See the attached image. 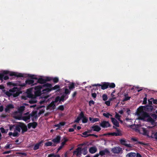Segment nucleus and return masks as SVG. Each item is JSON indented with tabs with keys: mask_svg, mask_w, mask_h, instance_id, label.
I'll return each instance as SVG.
<instances>
[{
	"mask_svg": "<svg viewBox=\"0 0 157 157\" xmlns=\"http://www.w3.org/2000/svg\"><path fill=\"white\" fill-rule=\"evenodd\" d=\"M3 110V107L1 106H0V112H2Z\"/></svg>",
	"mask_w": 157,
	"mask_h": 157,
	"instance_id": "680f3d73",
	"label": "nucleus"
},
{
	"mask_svg": "<svg viewBox=\"0 0 157 157\" xmlns=\"http://www.w3.org/2000/svg\"><path fill=\"white\" fill-rule=\"evenodd\" d=\"M74 131V129L72 128H70L69 130V132H73Z\"/></svg>",
	"mask_w": 157,
	"mask_h": 157,
	"instance_id": "0e129e2a",
	"label": "nucleus"
},
{
	"mask_svg": "<svg viewBox=\"0 0 157 157\" xmlns=\"http://www.w3.org/2000/svg\"><path fill=\"white\" fill-rule=\"evenodd\" d=\"M144 106H141L137 109L136 113L138 118L135 121V123H137L140 120L150 122L152 123L154 122V120L147 113L144 111Z\"/></svg>",
	"mask_w": 157,
	"mask_h": 157,
	"instance_id": "f03ea898",
	"label": "nucleus"
},
{
	"mask_svg": "<svg viewBox=\"0 0 157 157\" xmlns=\"http://www.w3.org/2000/svg\"><path fill=\"white\" fill-rule=\"evenodd\" d=\"M103 115L104 116L107 118H109V117H112V115L111 114L107 112L104 113Z\"/></svg>",
	"mask_w": 157,
	"mask_h": 157,
	"instance_id": "bb28decb",
	"label": "nucleus"
},
{
	"mask_svg": "<svg viewBox=\"0 0 157 157\" xmlns=\"http://www.w3.org/2000/svg\"><path fill=\"white\" fill-rule=\"evenodd\" d=\"M42 142H40L35 145L33 147V149L34 150H36L38 149L41 146V144H42Z\"/></svg>",
	"mask_w": 157,
	"mask_h": 157,
	"instance_id": "5701e85b",
	"label": "nucleus"
},
{
	"mask_svg": "<svg viewBox=\"0 0 157 157\" xmlns=\"http://www.w3.org/2000/svg\"><path fill=\"white\" fill-rule=\"evenodd\" d=\"M59 88V86L58 85L52 87L51 84L48 83L44 85H40L35 87V94L36 96H39L42 94L49 92L52 90H57Z\"/></svg>",
	"mask_w": 157,
	"mask_h": 157,
	"instance_id": "f257e3e1",
	"label": "nucleus"
},
{
	"mask_svg": "<svg viewBox=\"0 0 157 157\" xmlns=\"http://www.w3.org/2000/svg\"><path fill=\"white\" fill-rule=\"evenodd\" d=\"M10 75L11 76H13V75H17V76L19 77H21L22 76V75L21 74H19L18 75H17V73H16L14 72H11L10 73Z\"/></svg>",
	"mask_w": 157,
	"mask_h": 157,
	"instance_id": "72a5a7b5",
	"label": "nucleus"
},
{
	"mask_svg": "<svg viewBox=\"0 0 157 157\" xmlns=\"http://www.w3.org/2000/svg\"><path fill=\"white\" fill-rule=\"evenodd\" d=\"M63 142L61 144V145L63 146L65 145V143L68 141V139L64 137L62 140Z\"/></svg>",
	"mask_w": 157,
	"mask_h": 157,
	"instance_id": "473e14b6",
	"label": "nucleus"
},
{
	"mask_svg": "<svg viewBox=\"0 0 157 157\" xmlns=\"http://www.w3.org/2000/svg\"><path fill=\"white\" fill-rule=\"evenodd\" d=\"M29 77L32 78L33 79H35L37 80V82H39L42 84L44 83L46 81V80L45 79H43L42 78H40L38 79L36 78V76L34 75H29Z\"/></svg>",
	"mask_w": 157,
	"mask_h": 157,
	"instance_id": "0eeeda50",
	"label": "nucleus"
},
{
	"mask_svg": "<svg viewBox=\"0 0 157 157\" xmlns=\"http://www.w3.org/2000/svg\"><path fill=\"white\" fill-rule=\"evenodd\" d=\"M52 144L53 143L52 142L50 141L47 142L45 143V145L47 146L56 145L54 144L53 145H52Z\"/></svg>",
	"mask_w": 157,
	"mask_h": 157,
	"instance_id": "f704fd0d",
	"label": "nucleus"
},
{
	"mask_svg": "<svg viewBox=\"0 0 157 157\" xmlns=\"http://www.w3.org/2000/svg\"><path fill=\"white\" fill-rule=\"evenodd\" d=\"M14 108L13 105L12 104L7 105L5 109V110L6 112H8L10 110L13 109Z\"/></svg>",
	"mask_w": 157,
	"mask_h": 157,
	"instance_id": "f8f14e48",
	"label": "nucleus"
},
{
	"mask_svg": "<svg viewBox=\"0 0 157 157\" xmlns=\"http://www.w3.org/2000/svg\"><path fill=\"white\" fill-rule=\"evenodd\" d=\"M10 152H11V151H6L5 152H3V154H9V153H10Z\"/></svg>",
	"mask_w": 157,
	"mask_h": 157,
	"instance_id": "052dcab7",
	"label": "nucleus"
},
{
	"mask_svg": "<svg viewBox=\"0 0 157 157\" xmlns=\"http://www.w3.org/2000/svg\"><path fill=\"white\" fill-rule=\"evenodd\" d=\"M36 102V100L35 98H32L29 101V102L31 104L34 103Z\"/></svg>",
	"mask_w": 157,
	"mask_h": 157,
	"instance_id": "58836bf2",
	"label": "nucleus"
},
{
	"mask_svg": "<svg viewBox=\"0 0 157 157\" xmlns=\"http://www.w3.org/2000/svg\"><path fill=\"white\" fill-rule=\"evenodd\" d=\"M103 99L104 101H106L107 99V96L106 95L104 94L102 96Z\"/></svg>",
	"mask_w": 157,
	"mask_h": 157,
	"instance_id": "37998d69",
	"label": "nucleus"
},
{
	"mask_svg": "<svg viewBox=\"0 0 157 157\" xmlns=\"http://www.w3.org/2000/svg\"><path fill=\"white\" fill-rule=\"evenodd\" d=\"M150 132V137L157 139V132H154L153 131H151Z\"/></svg>",
	"mask_w": 157,
	"mask_h": 157,
	"instance_id": "9b49d317",
	"label": "nucleus"
},
{
	"mask_svg": "<svg viewBox=\"0 0 157 157\" xmlns=\"http://www.w3.org/2000/svg\"><path fill=\"white\" fill-rule=\"evenodd\" d=\"M74 87V85L73 83H72L70 84V86H69V88L70 89H73Z\"/></svg>",
	"mask_w": 157,
	"mask_h": 157,
	"instance_id": "09e8293b",
	"label": "nucleus"
},
{
	"mask_svg": "<svg viewBox=\"0 0 157 157\" xmlns=\"http://www.w3.org/2000/svg\"><path fill=\"white\" fill-rule=\"evenodd\" d=\"M9 78V77L8 76H5L4 77V78H3V79H4V80H7V79H8Z\"/></svg>",
	"mask_w": 157,
	"mask_h": 157,
	"instance_id": "69168bd1",
	"label": "nucleus"
},
{
	"mask_svg": "<svg viewBox=\"0 0 157 157\" xmlns=\"http://www.w3.org/2000/svg\"><path fill=\"white\" fill-rule=\"evenodd\" d=\"M53 80L54 82H57L58 81L59 79L57 78H53Z\"/></svg>",
	"mask_w": 157,
	"mask_h": 157,
	"instance_id": "3c124183",
	"label": "nucleus"
},
{
	"mask_svg": "<svg viewBox=\"0 0 157 157\" xmlns=\"http://www.w3.org/2000/svg\"><path fill=\"white\" fill-rule=\"evenodd\" d=\"M125 146L129 148H132L133 147V145L130 144H128L127 143Z\"/></svg>",
	"mask_w": 157,
	"mask_h": 157,
	"instance_id": "de8ad7c7",
	"label": "nucleus"
},
{
	"mask_svg": "<svg viewBox=\"0 0 157 157\" xmlns=\"http://www.w3.org/2000/svg\"><path fill=\"white\" fill-rule=\"evenodd\" d=\"M108 86H109V87H110V88H114L115 86V84L113 83H108Z\"/></svg>",
	"mask_w": 157,
	"mask_h": 157,
	"instance_id": "e433bc0d",
	"label": "nucleus"
},
{
	"mask_svg": "<svg viewBox=\"0 0 157 157\" xmlns=\"http://www.w3.org/2000/svg\"><path fill=\"white\" fill-rule=\"evenodd\" d=\"M64 97L65 96L64 95H63L61 97H59V96L57 97L56 98L55 101L52 102L49 105V107H52V108H54L55 106V105L54 104V102H56L59 101H63Z\"/></svg>",
	"mask_w": 157,
	"mask_h": 157,
	"instance_id": "423d86ee",
	"label": "nucleus"
},
{
	"mask_svg": "<svg viewBox=\"0 0 157 157\" xmlns=\"http://www.w3.org/2000/svg\"><path fill=\"white\" fill-rule=\"evenodd\" d=\"M20 94L19 89L17 87H14L12 89L9 90L5 92V94L8 96H13V97L17 96Z\"/></svg>",
	"mask_w": 157,
	"mask_h": 157,
	"instance_id": "39448f33",
	"label": "nucleus"
},
{
	"mask_svg": "<svg viewBox=\"0 0 157 157\" xmlns=\"http://www.w3.org/2000/svg\"><path fill=\"white\" fill-rule=\"evenodd\" d=\"M94 102L92 100L90 101L89 102V104L90 106H91L92 105H94Z\"/></svg>",
	"mask_w": 157,
	"mask_h": 157,
	"instance_id": "864d4df0",
	"label": "nucleus"
},
{
	"mask_svg": "<svg viewBox=\"0 0 157 157\" xmlns=\"http://www.w3.org/2000/svg\"><path fill=\"white\" fill-rule=\"evenodd\" d=\"M9 135L10 136H13L14 137L18 135V132H14L13 133L12 132H10L9 133Z\"/></svg>",
	"mask_w": 157,
	"mask_h": 157,
	"instance_id": "c85d7f7f",
	"label": "nucleus"
},
{
	"mask_svg": "<svg viewBox=\"0 0 157 157\" xmlns=\"http://www.w3.org/2000/svg\"><path fill=\"white\" fill-rule=\"evenodd\" d=\"M48 157H55V156L54 154H52L49 155Z\"/></svg>",
	"mask_w": 157,
	"mask_h": 157,
	"instance_id": "4d7b16f0",
	"label": "nucleus"
},
{
	"mask_svg": "<svg viewBox=\"0 0 157 157\" xmlns=\"http://www.w3.org/2000/svg\"><path fill=\"white\" fill-rule=\"evenodd\" d=\"M12 144H7L5 147V148L6 149L11 148H12Z\"/></svg>",
	"mask_w": 157,
	"mask_h": 157,
	"instance_id": "c03bdc74",
	"label": "nucleus"
},
{
	"mask_svg": "<svg viewBox=\"0 0 157 157\" xmlns=\"http://www.w3.org/2000/svg\"><path fill=\"white\" fill-rule=\"evenodd\" d=\"M147 98H145L144 99L143 103V104H145L147 103Z\"/></svg>",
	"mask_w": 157,
	"mask_h": 157,
	"instance_id": "5fc2aeb1",
	"label": "nucleus"
},
{
	"mask_svg": "<svg viewBox=\"0 0 157 157\" xmlns=\"http://www.w3.org/2000/svg\"><path fill=\"white\" fill-rule=\"evenodd\" d=\"M76 94L77 93L76 92H74L72 95L73 97H74L75 96Z\"/></svg>",
	"mask_w": 157,
	"mask_h": 157,
	"instance_id": "774afa93",
	"label": "nucleus"
},
{
	"mask_svg": "<svg viewBox=\"0 0 157 157\" xmlns=\"http://www.w3.org/2000/svg\"><path fill=\"white\" fill-rule=\"evenodd\" d=\"M65 124V123L64 122H60V123H59V124L55 125L54 126L55 127H56L57 128L56 129H58L59 128H61L62 126H64Z\"/></svg>",
	"mask_w": 157,
	"mask_h": 157,
	"instance_id": "aec40b11",
	"label": "nucleus"
},
{
	"mask_svg": "<svg viewBox=\"0 0 157 157\" xmlns=\"http://www.w3.org/2000/svg\"><path fill=\"white\" fill-rule=\"evenodd\" d=\"M135 127L136 128L135 130L137 132L149 137L150 134V132L151 131H147L140 124L135 125Z\"/></svg>",
	"mask_w": 157,
	"mask_h": 157,
	"instance_id": "20e7f679",
	"label": "nucleus"
},
{
	"mask_svg": "<svg viewBox=\"0 0 157 157\" xmlns=\"http://www.w3.org/2000/svg\"><path fill=\"white\" fill-rule=\"evenodd\" d=\"M101 86V88L103 90H105L108 87V83H104L102 85H100L99 84H94L93 85V86Z\"/></svg>",
	"mask_w": 157,
	"mask_h": 157,
	"instance_id": "ddd939ff",
	"label": "nucleus"
},
{
	"mask_svg": "<svg viewBox=\"0 0 157 157\" xmlns=\"http://www.w3.org/2000/svg\"><path fill=\"white\" fill-rule=\"evenodd\" d=\"M109 153L107 149L101 151L99 152L100 154L101 155H103L105 154H109Z\"/></svg>",
	"mask_w": 157,
	"mask_h": 157,
	"instance_id": "a878e982",
	"label": "nucleus"
},
{
	"mask_svg": "<svg viewBox=\"0 0 157 157\" xmlns=\"http://www.w3.org/2000/svg\"><path fill=\"white\" fill-rule=\"evenodd\" d=\"M136 153H128L126 155L127 157H135Z\"/></svg>",
	"mask_w": 157,
	"mask_h": 157,
	"instance_id": "2f4dec72",
	"label": "nucleus"
},
{
	"mask_svg": "<svg viewBox=\"0 0 157 157\" xmlns=\"http://www.w3.org/2000/svg\"><path fill=\"white\" fill-rule=\"evenodd\" d=\"M121 143L124 146H125L126 144H127V141L126 140L124 139H122L120 140Z\"/></svg>",
	"mask_w": 157,
	"mask_h": 157,
	"instance_id": "cd10ccee",
	"label": "nucleus"
},
{
	"mask_svg": "<svg viewBox=\"0 0 157 157\" xmlns=\"http://www.w3.org/2000/svg\"><path fill=\"white\" fill-rule=\"evenodd\" d=\"M105 103L106 104L107 106H109L110 105V102L109 101H105Z\"/></svg>",
	"mask_w": 157,
	"mask_h": 157,
	"instance_id": "603ef678",
	"label": "nucleus"
},
{
	"mask_svg": "<svg viewBox=\"0 0 157 157\" xmlns=\"http://www.w3.org/2000/svg\"><path fill=\"white\" fill-rule=\"evenodd\" d=\"M87 152L86 148H85L81 149V153L83 154L84 155L86 154Z\"/></svg>",
	"mask_w": 157,
	"mask_h": 157,
	"instance_id": "c9c22d12",
	"label": "nucleus"
},
{
	"mask_svg": "<svg viewBox=\"0 0 157 157\" xmlns=\"http://www.w3.org/2000/svg\"><path fill=\"white\" fill-rule=\"evenodd\" d=\"M20 127L22 130V132H24L27 131V127L26 126L23 124H20Z\"/></svg>",
	"mask_w": 157,
	"mask_h": 157,
	"instance_id": "6ab92c4d",
	"label": "nucleus"
},
{
	"mask_svg": "<svg viewBox=\"0 0 157 157\" xmlns=\"http://www.w3.org/2000/svg\"><path fill=\"white\" fill-rule=\"evenodd\" d=\"M80 117H81V119L82 120V121L83 123H85L87 122V119L84 116L82 112L80 113Z\"/></svg>",
	"mask_w": 157,
	"mask_h": 157,
	"instance_id": "4468645a",
	"label": "nucleus"
},
{
	"mask_svg": "<svg viewBox=\"0 0 157 157\" xmlns=\"http://www.w3.org/2000/svg\"><path fill=\"white\" fill-rule=\"evenodd\" d=\"M111 120L112 122L113 123V124L116 126L118 127L119 126V124L118 122L117 121V120L114 118L113 117L111 118Z\"/></svg>",
	"mask_w": 157,
	"mask_h": 157,
	"instance_id": "4be33fe9",
	"label": "nucleus"
},
{
	"mask_svg": "<svg viewBox=\"0 0 157 157\" xmlns=\"http://www.w3.org/2000/svg\"><path fill=\"white\" fill-rule=\"evenodd\" d=\"M9 72L7 71H4L3 72V74H9Z\"/></svg>",
	"mask_w": 157,
	"mask_h": 157,
	"instance_id": "e2e57ef3",
	"label": "nucleus"
},
{
	"mask_svg": "<svg viewBox=\"0 0 157 157\" xmlns=\"http://www.w3.org/2000/svg\"><path fill=\"white\" fill-rule=\"evenodd\" d=\"M58 109L61 110H63L64 109V106L63 105L59 106L58 107Z\"/></svg>",
	"mask_w": 157,
	"mask_h": 157,
	"instance_id": "8fccbe9b",
	"label": "nucleus"
},
{
	"mask_svg": "<svg viewBox=\"0 0 157 157\" xmlns=\"http://www.w3.org/2000/svg\"><path fill=\"white\" fill-rule=\"evenodd\" d=\"M131 140L133 141L136 142V143H135V144H142V145L144 144H143L142 143L138 141L137 138H131Z\"/></svg>",
	"mask_w": 157,
	"mask_h": 157,
	"instance_id": "c756f323",
	"label": "nucleus"
},
{
	"mask_svg": "<svg viewBox=\"0 0 157 157\" xmlns=\"http://www.w3.org/2000/svg\"><path fill=\"white\" fill-rule=\"evenodd\" d=\"M89 120L90 121H91L92 122L94 123L95 122H96L99 121V119L98 118H92L91 117L89 118Z\"/></svg>",
	"mask_w": 157,
	"mask_h": 157,
	"instance_id": "7c9ffc66",
	"label": "nucleus"
},
{
	"mask_svg": "<svg viewBox=\"0 0 157 157\" xmlns=\"http://www.w3.org/2000/svg\"><path fill=\"white\" fill-rule=\"evenodd\" d=\"M32 79H28L25 81L26 83L27 84L31 85L32 86L34 84H36V83H34V81L33 79L32 78Z\"/></svg>",
	"mask_w": 157,
	"mask_h": 157,
	"instance_id": "2eb2a0df",
	"label": "nucleus"
},
{
	"mask_svg": "<svg viewBox=\"0 0 157 157\" xmlns=\"http://www.w3.org/2000/svg\"><path fill=\"white\" fill-rule=\"evenodd\" d=\"M120 116L119 115V114L118 113H116V115H115V117L119 121H121V122H122V121L120 120Z\"/></svg>",
	"mask_w": 157,
	"mask_h": 157,
	"instance_id": "79ce46f5",
	"label": "nucleus"
},
{
	"mask_svg": "<svg viewBox=\"0 0 157 157\" xmlns=\"http://www.w3.org/2000/svg\"><path fill=\"white\" fill-rule=\"evenodd\" d=\"M37 125V123L35 122H33L32 123H29L28 124V126L29 128H35L36 126Z\"/></svg>",
	"mask_w": 157,
	"mask_h": 157,
	"instance_id": "f3484780",
	"label": "nucleus"
},
{
	"mask_svg": "<svg viewBox=\"0 0 157 157\" xmlns=\"http://www.w3.org/2000/svg\"><path fill=\"white\" fill-rule=\"evenodd\" d=\"M25 109V106H21L18 109L17 111L15 112L13 114V117L15 119L19 120H23L26 121L30 118V116L27 114L23 116H22V112Z\"/></svg>",
	"mask_w": 157,
	"mask_h": 157,
	"instance_id": "7ed1b4c3",
	"label": "nucleus"
},
{
	"mask_svg": "<svg viewBox=\"0 0 157 157\" xmlns=\"http://www.w3.org/2000/svg\"><path fill=\"white\" fill-rule=\"evenodd\" d=\"M108 135L115 136H117L119 135L118 133L116 132L109 133L108 134Z\"/></svg>",
	"mask_w": 157,
	"mask_h": 157,
	"instance_id": "ea45409f",
	"label": "nucleus"
},
{
	"mask_svg": "<svg viewBox=\"0 0 157 157\" xmlns=\"http://www.w3.org/2000/svg\"><path fill=\"white\" fill-rule=\"evenodd\" d=\"M82 134L83 135V137H87L90 136H95L97 137V136L96 135H94L93 134H88L87 132V131L85 132L82 133Z\"/></svg>",
	"mask_w": 157,
	"mask_h": 157,
	"instance_id": "b1692460",
	"label": "nucleus"
},
{
	"mask_svg": "<svg viewBox=\"0 0 157 157\" xmlns=\"http://www.w3.org/2000/svg\"><path fill=\"white\" fill-rule=\"evenodd\" d=\"M8 85L11 86H16V84L15 83H13L12 82H9L7 83Z\"/></svg>",
	"mask_w": 157,
	"mask_h": 157,
	"instance_id": "49530a36",
	"label": "nucleus"
},
{
	"mask_svg": "<svg viewBox=\"0 0 157 157\" xmlns=\"http://www.w3.org/2000/svg\"><path fill=\"white\" fill-rule=\"evenodd\" d=\"M92 95L93 97L95 98L96 97V94L95 93H92Z\"/></svg>",
	"mask_w": 157,
	"mask_h": 157,
	"instance_id": "bf43d9fd",
	"label": "nucleus"
},
{
	"mask_svg": "<svg viewBox=\"0 0 157 157\" xmlns=\"http://www.w3.org/2000/svg\"><path fill=\"white\" fill-rule=\"evenodd\" d=\"M111 151L114 153L118 154L122 151V148L119 147H117L113 148Z\"/></svg>",
	"mask_w": 157,
	"mask_h": 157,
	"instance_id": "1a4fd4ad",
	"label": "nucleus"
},
{
	"mask_svg": "<svg viewBox=\"0 0 157 157\" xmlns=\"http://www.w3.org/2000/svg\"><path fill=\"white\" fill-rule=\"evenodd\" d=\"M60 137L59 136H57L55 138L53 139L52 141L54 144H56L59 143L60 140Z\"/></svg>",
	"mask_w": 157,
	"mask_h": 157,
	"instance_id": "dca6fc26",
	"label": "nucleus"
},
{
	"mask_svg": "<svg viewBox=\"0 0 157 157\" xmlns=\"http://www.w3.org/2000/svg\"><path fill=\"white\" fill-rule=\"evenodd\" d=\"M63 147V146L61 145L59 147V148L58 149V151H57V152H58Z\"/></svg>",
	"mask_w": 157,
	"mask_h": 157,
	"instance_id": "13d9d810",
	"label": "nucleus"
},
{
	"mask_svg": "<svg viewBox=\"0 0 157 157\" xmlns=\"http://www.w3.org/2000/svg\"><path fill=\"white\" fill-rule=\"evenodd\" d=\"M130 97H128L126 95H125V98L123 99V101H124L130 99Z\"/></svg>",
	"mask_w": 157,
	"mask_h": 157,
	"instance_id": "a19ab883",
	"label": "nucleus"
},
{
	"mask_svg": "<svg viewBox=\"0 0 157 157\" xmlns=\"http://www.w3.org/2000/svg\"><path fill=\"white\" fill-rule=\"evenodd\" d=\"M81 153V149L80 147H78L76 150L74 152V154L78 156Z\"/></svg>",
	"mask_w": 157,
	"mask_h": 157,
	"instance_id": "a211bd4d",
	"label": "nucleus"
},
{
	"mask_svg": "<svg viewBox=\"0 0 157 157\" xmlns=\"http://www.w3.org/2000/svg\"><path fill=\"white\" fill-rule=\"evenodd\" d=\"M97 151V149L95 147H92L90 148L89 149L90 152L92 153L93 154L95 153Z\"/></svg>",
	"mask_w": 157,
	"mask_h": 157,
	"instance_id": "393cba45",
	"label": "nucleus"
},
{
	"mask_svg": "<svg viewBox=\"0 0 157 157\" xmlns=\"http://www.w3.org/2000/svg\"><path fill=\"white\" fill-rule=\"evenodd\" d=\"M100 125L103 128H106L110 126V124L108 121H103L100 123Z\"/></svg>",
	"mask_w": 157,
	"mask_h": 157,
	"instance_id": "9d476101",
	"label": "nucleus"
},
{
	"mask_svg": "<svg viewBox=\"0 0 157 157\" xmlns=\"http://www.w3.org/2000/svg\"><path fill=\"white\" fill-rule=\"evenodd\" d=\"M115 97L110 98L109 100V101L110 102L111 101H112L113 99H115Z\"/></svg>",
	"mask_w": 157,
	"mask_h": 157,
	"instance_id": "338daca9",
	"label": "nucleus"
},
{
	"mask_svg": "<svg viewBox=\"0 0 157 157\" xmlns=\"http://www.w3.org/2000/svg\"><path fill=\"white\" fill-rule=\"evenodd\" d=\"M92 128L94 131L96 132H98L101 129L100 127L98 125H94L92 127Z\"/></svg>",
	"mask_w": 157,
	"mask_h": 157,
	"instance_id": "412c9836",
	"label": "nucleus"
},
{
	"mask_svg": "<svg viewBox=\"0 0 157 157\" xmlns=\"http://www.w3.org/2000/svg\"><path fill=\"white\" fill-rule=\"evenodd\" d=\"M81 119V118L80 117V115H79V116L77 118V119L74 122H78Z\"/></svg>",
	"mask_w": 157,
	"mask_h": 157,
	"instance_id": "a18cd8bd",
	"label": "nucleus"
},
{
	"mask_svg": "<svg viewBox=\"0 0 157 157\" xmlns=\"http://www.w3.org/2000/svg\"><path fill=\"white\" fill-rule=\"evenodd\" d=\"M70 91H69V90L67 89H65V94H70Z\"/></svg>",
	"mask_w": 157,
	"mask_h": 157,
	"instance_id": "6e6d98bb",
	"label": "nucleus"
},
{
	"mask_svg": "<svg viewBox=\"0 0 157 157\" xmlns=\"http://www.w3.org/2000/svg\"><path fill=\"white\" fill-rule=\"evenodd\" d=\"M0 130L2 133H6L8 131V129L5 130L3 128H1Z\"/></svg>",
	"mask_w": 157,
	"mask_h": 157,
	"instance_id": "4c0bfd02",
	"label": "nucleus"
},
{
	"mask_svg": "<svg viewBox=\"0 0 157 157\" xmlns=\"http://www.w3.org/2000/svg\"><path fill=\"white\" fill-rule=\"evenodd\" d=\"M21 129L20 127V124L18 125L15 128L14 126H10V129L11 131H14V132H17L18 133V132H20L21 131Z\"/></svg>",
	"mask_w": 157,
	"mask_h": 157,
	"instance_id": "6e6552de",
	"label": "nucleus"
}]
</instances>
